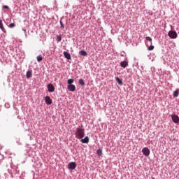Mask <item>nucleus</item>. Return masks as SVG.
Segmentation results:
<instances>
[{
	"label": "nucleus",
	"instance_id": "nucleus-4",
	"mask_svg": "<svg viewBox=\"0 0 179 179\" xmlns=\"http://www.w3.org/2000/svg\"><path fill=\"white\" fill-rule=\"evenodd\" d=\"M47 89L49 93H54V92H55V87H54L52 84H48Z\"/></svg>",
	"mask_w": 179,
	"mask_h": 179
},
{
	"label": "nucleus",
	"instance_id": "nucleus-12",
	"mask_svg": "<svg viewBox=\"0 0 179 179\" xmlns=\"http://www.w3.org/2000/svg\"><path fill=\"white\" fill-rule=\"evenodd\" d=\"M120 66L122 68H125L126 66H128V61L124 60L120 62Z\"/></svg>",
	"mask_w": 179,
	"mask_h": 179
},
{
	"label": "nucleus",
	"instance_id": "nucleus-9",
	"mask_svg": "<svg viewBox=\"0 0 179 179\" xmlns=\"http://www.w3.org/2000/svg\"><path fill=\"white\" fill-rule=\"evenodd\" d=\"M31 76H33V71L31 70L27 71L26 73L27 79H30Z\"/></svg>",
	"mask_w": 179,
	"mask_h": 179
},
{
	"label": "nucleus",
	"instance_id": "nucleus-17",
	"mask_svg": "<svg viewBox=\"0 0 179 179\" xmlns=\"http://www.w3.org/2000/svg\"><path fill=\"white\" fill-rule=\"evenodd\" d=\"M115 80L117 82L118 85H122V80H121L120 78L116 77Z\"/></svg>",
	"mask_w": 179,
	"mask_h": 179
},
{
	"label": "nucleus",
	"instance_id": "nucleus-5",
	"mask_svg": "<svg viewBox=\"0 0 179 179\" xmlns=\"http://www.w3.org/2000/svg\"><path fill=\"white\" fill-rule=\"evenodd\" d=\"M45 103H46L48 106H51L52 104V99H51V97L49 96H46L45 97Z\"/></svg>",
	"mask_w": 179,
	"mask_h": 179
},
{
	"label": "nucleus",
	"instance_id": "nucleus-3",
	"mask_svg": "<svg viewBox=\"0 0 179 179\" xmlns=\"http://www.w3.org/2000/svg\"><path fill=\"white\" fill-rule=\"evenodd\" d=\"M142 153L144 156H149L150 155V150L148 147H145L142 149Z\"/></svg>",
	"mask_w": 179,
	"mask_h": 179
},
{
	"label": "nucleus",
	"instance_id": "nucleus-29",
	"mask_svg": "<svg viewBox=\"0 0 179 179\" xmlns=\"http://www.w3.org/2000/svg\"><path fill=\"white\" fill-rule=\"evenodd\" d=\"M23 31L26 33V29H23Z\"/></svg>",
	"mask_w": 179,
	"mask_h": 179
},
{
	"label": "nucleus",
	"instance_id": "nucleus-27",
	"mask_svg": "<svg viewBox=\"0 0 179 179\" xmlns=\"http://www.w3.org/2000/svg\"><path fill=\"white\" fill-rule=\"evenodd\" d=\"M5 107H6V108H9V107H10V105H9V103H6Z\"/></svg>",
	"mask_w": 179,
	"mask_h": 179
},
{
	"label": "nucleus",
	"instance_id": "nucleus-23",
	"mask_svg": "<svg viewBox=\"0 0 179 179\" xmlns=\"http://www.w3.org/2000/svg\"><path fill=\"white\" fill-rule=\"evenodd\" d=\"M145 40H147L148 41H150V44H152V38H150V36L145 37Z\"/></svg>",
	"mask_w": 179,
	"mask_h": 179
},
{
	"label": "nucleus",
	"instance_id": "nucleus-13",
	"mask_svg": "<svg viewBox=\"0 0 179 179\" xmlns=\"http://www.w3.org/2000/svg\"><path fill=\"white\" fill-rule=\"evenodd\" d=\"M0 29L3 33H6V30L5 29V27H3V23H2V20H0Z\"/></svg>",
	"mask_w": 179,
	"mask_h": 179
},
{
	"label": "nucleus",
	"instance_id": "nucleus-1",
	"mask_svg": "<svg viewBox=\"0 0 179 179\" xmlns=\"http://www.w3.org/2000/svg\"><path fill=\"white\" fill-rule=\"evenodd\" d=\"M75 135L77 139H82L85 138V129L83 127H77L76 129Z\"/></svg>",
	"mask_w": 179,
	"mask_h": 179
},
{
	"label": "nucleus",
	"instance_id": "nucleus-11",
	"mask_svg": "<svg viewBox=\"0 0 179 179\" xmlns=\"http://www.w3.org/2000/svg\"><path fill=\"white\" fill-rule=\"evenodd\" d=\"M63 55L64 56L65 58H66V59H71V53L64 51L63 52Z\"/></svg>",
	"mask_w": 179,
	"mask_h": 179
},
{
	"label": "nucleus",
	"instance_id": "nucleus-21",
	"mask_svg": "<svg viewBox=\"0 0 179 179\" xmlns=\"http://www.w3.org/2000/svg\"><path fill=\"white\" fill-rule=\"evenodd\" d=\"M148 51H153V50H155V45L151 44L150 46L148 47Z\"/></svg>",
	"mask_w": 179,
	"mask_h": 179
},
{
	"label": "nucleus",
	"instance_id": "nucleus-19",
	"mask_svg": "<svg viewBox=\"0 0 179 179\" xmlns=\"http://www.w3.org/2000/svg\"><path fill=\"white\" fill-rule=\"evenodd\" d=\"M78 83L80 86H85V80L82 78L78 80Z\"/></svg>",
	"mask_w": 179,
	"mask_h": 179
},
{
	"label": "nucleus",
	"instance_id": "nucleus-22",
	"mask_svg": "<svg viewBox=\"0 0 179 179\" xmlns=\"http://www.w3.org/2000/svg\"><path fill=\"white\" fill-rule=\"evenodd\" d=\"M56 40H57V43H59L61 41V40H62V36L61 35L57 36Z\"/></svg>",
	"mask_w": 179,
	"mask_h": 179
},
{
	"label": "nucleus",
	"instance_id": "nucleus-6",
	"mask_svg": "<svg viewBox=\"0 0 179 179\" xmlns=\"http://www.w3.org/2000/svg\"><path fill=\"white\" fill-rule=\"evenodd\" d=\"M171 120L174 124H178L179 122V117L177 115H171Z\"/></svg>",
	"mask_w": 179,
	"mask_h": 179
},
{
	"label": "nucleus",
	"instance_id": "nucleus-28",
	"mask_svg": "<svg viewBox=\"0 0 179 179\" xmlns=\"http://www.w3.org/2000/svg\"><path fill=\"white\" fill-rule=\"evenodd\" d=\"M120 55H121V57H124V54H121Z\"/></svg>",
	"mask_w": 179,
	"mask_h": 179
},
{
	"label": "nucleus",
	"instance_id": "nucleus-2",
	"mask_svg": "<svg viewBox=\"0 0 179 179\" xmlns=\"http://www.w3.org/2000/svg\"><path fill=\"white\" fill-rule=\"evenodd\" d=\"M168 36L169 37L173 39L177 38V37H178V34H177V31H173V30H171L169 31Z\"/></svg>",
	"mask_w": 179,
	"mask_h": 179
},
{
	"label": "nucleus",
	"instance_id": "nucleus-10",
	"mask_svg": "<svg viewBox=\"0 0 179 179\" xmlns=\"http://www.w3.org/2000/svg\"><path fill=\"white\" fill-rule=\"evenodd\" d=\"M89 136H85L84 138H81L80 142H81V143H89Z\"/></svg>",
	"mask_w": 179,
	"mask_h": 179
},
{
	"label": "nucleus",
	"instance_id": "nucleus-14",
	"mask_svg": "<svg viewBox=\"0 0 179 179\" xmlns=\"http://www.w3.org/2000/svg\"><path fill=\"white\" fill-rule=\"evenodd\" d=\"M79 54H80V55H82L83 57H86V55H87V52H86V50H82L79 52Z\"/></svg>",
	"mask_w": 179,
	"mask_h": 179
},
{
	"label": "nucleus",
	"instance_id": "nucleus-16",
	"mask_svg": "<svg viewBox=\"0 0 179 179\" xmlns=\"http://www.w3.org/2000/svg\"><path fill=\"white\" fill-rule=\"evenodd\" d=\"M96 155H97V156H99V157L101 156V155H103V150H101V148H99V149L96 150Z\"/></svg>",
	"mask_w": 179,
	"mask_h": 179
},
{
	"label": "nucleus",
	"instance_id": "nucleus-18",
	"mask_svg": "<svg viewBox=\"0 0 179 179\" xmlns=\"http://www.w3.org/2000/svg\"><path fill=\"white\" fill-rule=\"evenodd\" d=\"M36 59L38 62H41V61H43V56L41 55H39L38 56H37Z\"/></svg>",
	"mask_w": 179,
	"mask_h": 179
},
{
	"label": "nucleus",
	"instance_id": "nucleus-24",
	"mask_svg": "<svg viewBox=\"0 0 179 179\" xmlns=\"http://www.w3.org/2000/svg\"><path fill=\"white\" fill-rule=\"evenodd\" d=\"M59 23H60V26H61L62 29H65V26L64 25V23H62V20H60Z\"/></svg>",
	"mask_w": 179,
	"mask_h": 179
},
{
	"label": "nucleus",
	"instance_id": "nucleus-20",
	"mask_svg": "<svg viewBox=\"0 0 179 179\" xmlns=\"http://www.w3.org/2000/svg\"><path fill=\"white\" fill-rule=\"evenodd\" d=\"M179 94V90H176L173 92V97H178Z\"/></svg>",
	"mask_w": 179,
	"mask_h": 179
},
{
	"label": "nucleus",
	"instance_id": "nucleus-26",
	"mask_svg": "<svg viewBox=\"0 0 179 179\" xmlns=\"http://www.w3.org/2000/svg\"><path fill=\"white\" fill-rule=\"evenodd\" d=\"M3 9H9V6L5 5L3 6Z\"/></svg>",
	"mask_w": 179,
	"mask_h": 179
},
{
	"label": "nucleus",
	"instance_id": "nucleus-15",
	"mask_svg": "<svg viewBox=\"0 0 179 179\" xmlns=\"http://www.w3.org/2000/svg\"><path fill=\"white\" fill-rule=\"evenodd\" d=\"M73 82H75V80L70 78L69 80H67V85L68 86L73 85Z\"/></svg>",
	"mask_w": 179,
	"mask_h": 179
},
{
	"label": "nucleus",
	"instance_id": "nucleus-7",
	"mask_svg": "<svg viewBox=\"0 0 179 179\" xmlns=\"http://www.w3.org/2000/svg\"><path fill=\"white\" fill-rule=\"evenodd\" d=\"M69 170H75L76 169V162H70L68 164Z\"/></svg>",
	"mask_w": 179,
	"mask_h": 179
},
{
	"label": "nucleus",
	"instance_id": "nucleus-30",
	"mask_svg": "<svg viewBox=\"0 0 179 179\" xmlns=\"http://www.w3.org/2000/svg\"><path fill=\"white\" fill-rule=\"evenodd\" d=\"M152 179H155V178H152Z\"/></svg>",
	"mask_w": 179,
	"mask_h": 179
},
{
	"label": "nucleus",
	"instance_id": "nucleus-25",
	"mask_svg": "<svg viewBox=\"0 0 179 179\" xmlns=\"http://www.w3.org/2000/svg\"><path fill=\"white\" fill-rule=\"evenodd\" d=\"M8 27H15V23H10L9 25H8Z\"/></svg>",
	"mask_w": 179,
	"mask_h": 179
},
{
	"label": "nucleus",
	"instance_id": "nucleus-8",
	"mask_svg": "<svg viewBox=\"0 0 179 179\" xmlns=\"http://www.w3.org/2000/svg\"><path fill=\"white\" fill-rule=\"evenodd\" d=\"M67 89L69 92H75L76 90V87L75 85H67Z\"/></svg>",
	"mask_w": 179,
	"mask_h": 179
}]
</instances>
